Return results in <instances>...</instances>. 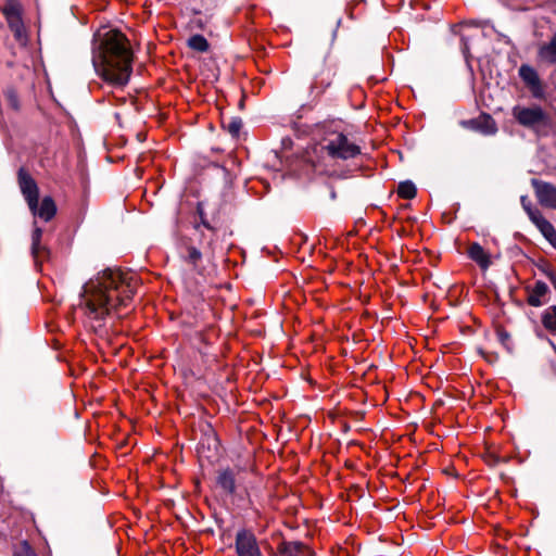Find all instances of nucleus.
<instances>
[{
  "label": "nucleus",
  "instance_id": "obj_12",
  "mask_svg": "<svg viewBox=\"0 0 556 556\" xmlns=\"http://www.w3.org/2000/svg\"><path fill=\"white\" fill-rule=\"evenodd\" d=\"M217 485L227 494L236 493V472L233 469L227 467L218 470L216 477Z\"/></svg>",
  "mask_w": 556,
  "mask_h": 556
},
{
  "label": "nucleus",
  "instance_id": "obj_14",
  "mask_svg": "<svg viewBox=\"0 0 556 556\" xmlns=\"http://www.w3.org/2000/svg\"><path fill=\"white\" fill-rule=\"evenodd\" d=\"M282 556H315L314 552L301 542H283L279 546Z\"/></svg>",
  "mask_w": 556,
  "mask_h": 556
},
{
  "label": "nucleus",
  "instance_id": "obj_15",
  "mask_svg": "<svg viewBox=\"0 0 556 556\" xmlns=\"http://www.w3.org/2000/svg\"><path fill=\"white\" fill-rule=\"evenodd\" d=\"M468 256L476 262L481 269H486L491 265L490 254L477 242L468 247Z\"/></svg>",
  "mask_w": 556,
  "mask_h": 556
},
{
  "label": "nucleus",
  "instance_id": "obj_24",
  "mask_svg": "<svg viewBox=\"0 0 556 556\" xmlns=\"http://www.w3.org/2000/svg\"><path fill=\"white\" fill-rule=\"evenodd\" d=\"M224 128H226L229 134L237 137L242 127V121L240 118H232L227 124H223Z\"/></svg>",
  "mask_w": 556,
  "mask_h": 556
},
{
  "label": "nucleus",
  "instance_id": "obj_17",
  "mask_svg": "<svg viewBox=\"0 0 556 556\" xmlns=\"http://www.w3.org/2000/svg\"><path fill=\"white\" fill-rule=\"evenodd\" d=\"M539 58L549 64L556 63V34L539 49Z\"/></svg>",
  "mask_w": 556,
  "mask_h": 556
},
{
  "label": "nucleus",
  "instance_id": "obj_20",
  "mask_svg": "<svg viewBox=\"0 0 556 556\" xmlns=\"http://www.w3.org/2000/svg\"><path fill=\"white\" fill-rule=\"evenodd\" d=\"M417 190L412 181H403L399 185L397 194L402 199L410 200L416 197Z\"/></svg>",
  "mask_w": 556,
  "mask_h": 556
},
{
  "label": "nucleus",
  "instance_id": "obj_13",
  "mask_svg": "<svg viewBox=\"0 0 556 556\" xmlns=\"http://www.w3.org/2000/svg\"><path fill=\"white\" fill-rule=\"evenodd\" d=\"M34 216H38L45 222L51 220L56 214V205L51 197H45L36 208L30 210Z\"/></svg>",
  "mask_w": 556,
  "mask_h": 556
},
{
  "label": "nucleus",
  "instance_id": "obj_26",
  "mask_svg": "<svg viewBox=\"0 0 556 556\" xmlns=\"http://www.w3.org/2000/svg\"><path fill=\"white\" fill-rule=\"evenodd\" d=\"M13 556H37V554L27 542H23Z\"/></svg>",
  "mask_w": 556,
  "mask_h": 556
},
{
  "label": "nucleus",
  "instance_id": "obj_23",
  "mask_svg": "<svg viewBox=\"0 0 556 556\" xmlns=\"http://www.w3.org/2000/svg\"><path fill=\"white\" fill-rule=\"evenodd\" d=\"M182 256L187 263L195 268L198 263L201 261L202 254L197 248L188 245L186 247V253Z\"/></svg>",
  "mask_w": 556,
  "mask_h": 556
},
{
  "label": "nucleus",
  "instance_id": "obj_21",
  "mask_svg": "<svg viewBox=\"0 0 556 556\" xmlns=\"http://www.w3.org/2000/svg\"><path fill=\"white\" fill-rule=\"evenodd\" d=\"M188 46L195 51L206 52L208 50V42L202 35H193L188 40Z\"/></svg>",
  "mask_w": 556,
  "mask_h": 556
},
{
  "label": "nucleus",
  "instance_id": "obj_27",
  "mask_svg": "<svg viewBox=\"0 0 556 556\" xmlns=\"http://www.w3.org/2000/svg\"><path fill=\"white\" fill-rule=\"evenodd\" d=\"M543 271L546 275V277L549 279L551 282L556 280V274L553 269L547 267V268H544Z\"/></svg>",
  "mask_w": 556,
  "mask_h": 556
},
{
  "label": "nucleus",
  "instance_id": "obj_19",
  "mask_svg": "<svg viewBox=\"0 0 556 556\" xmlns=\"http://www.w3.org/2000/svg\"><path fill=\"white\" fill-rule=\"evenodd\" d=\"M536 228L540 230V232L543 235V237L553 245L556 248V229L552 225L551 222L545 219L540 225L536 226Z\"/></svg>",
  "mask_w": 556,
  "mask_h": 556
},
{
  "label": "nucleus",
  "instance_id": "obj_11",
  "mask_svg": "<svg viewBox=\"0 0 556 556\" xmlns=\"http://www.w3.org/2000/svg\"><path fill=\"white\" fill-rule=\"evenodd\" d=\"M527 303L531 306L539 307L543 305V298L548 292V287L545 282L538 280L533 286L527 287Z\"/></svg>",
  "mask_w": 556,
  "mask_h": 556
},
{
  "label": "nucleus",
  "instance_id": "obj_3",
  "mask_svg": "<svg viewBox=\"0 0 556 556\" xmlns=\"http://www.w3.org/2000/svg\"><path fill=\"white\" fill-rule=\"evenodd\" d=\"M319 150L334 160H349L361 154V148L346 135L330 131L319 142Z\"/></svg>",
  "mask_w": 556,
  "mask_h": 556
},
{
  "label": "nucleus",
  "instance_id": "obj_10",
  "mask_svg": "<svg viewBox=\"0 0 556 556\" xmlns=\"http://www.w3.org/2000/svg\"><path fill=\"white\" fill-rule=\"evenodd\" d=\"M333 75V70L330 66L324 65L319 70H316L311 84V91L316 92V94L323 93L325 89L331 85Z\"/></svg>",
  "mask_w": 556,
  "mask_h": 556
},
{
  "label": "nucleus",
  "instance_id": "obj_29",
  "mask_svg": "<svg viewBox=\"0 0 556 556\" xmlns=\"http://www.w3.org/2000/svg\"><path fill=\"white\" fill-rule=\"evenodd\" d=\"M331 197H332V199L336 198V193L333 191L331 192Z\"/></svg>",
  "mask_w": 556,
  "mask_h": 556
},
{
  "label": "nucleus",
  "instance_id": "obj_1",
  "mask_svg": "<svg viewBox=\"0 0 556 556\" xmlns=\"http://www.w3.org/2000/svg\"><path fill=\"white\" fill-rule=\"evenodd\" d=\"M139 281L134 273L108 268L84 286L78 304L85 325L99 336L108 334L113 315L132 300Z\"/></svg>",
  "mask_w": 556,
  "mask_h": 556
},
{
  "label": "nucleus",
  "instance_id": "obj_28",
  "mask_svg": "<svg viewBox=\"0 0 556 556\" xmlns=\"http://www.w3.org/2000/svg\"><path fill=\"white\" fill-rule=\"evenodd\" d=\"M553 287L555 288L556 290V280L552 282Z\"/></svg>",
  "mask_w": 556,
  "mask_h": 556
},
{
  "label": "nucleus",
  "instance_id": "obj_25",
  "mask_svg": "<svg viewBox=\"0 0 556 556\" xmlns=\"http://www.w3.org/2000/svg\"><path fill=\"white\" fill-rule=\"evenodd\" d=\"M525 208L529 215V218L535 226L540 225L542 222L546 219L538 208H530L527 206H525Z\"/></svg>",
  "mask_w": 556,
  "mask_h": 556
},
{
  "label": "nucleus",
  "instance_id": "obj_18",
  "mask_svg": "<svg viewBox=\"0 0 556 556\" xmlns=\"http://www.w3.org/2000/svg\"><path fill=\"white\" fill-rule=\"evenodd\" d=\"M543 327L552 334H556V305L544 309L541 316Z\"/></svg>",
  "mask_w": 556,
  "mask_h": 556
},
{
  "label": "nucleus",
  "instance_id": "obj_16",
  "mask_svg": "<svg viewBox=\"0 0 556 556\" xmlns=\"http://www.w3.org/2000/svg\"><path fill=\"white\" fill-rule=\"evenodd\" d=\"M41 237L42 230L36 227L31 235V254L36 264L42 262L49 253L46 247L41 245Z\"/></svg>",
  "mask_w": 556,
  "mask_h": 556
},
{
  "label": "nucleus",
  "instance_id": "obj_4",
  "mask_svg": "<svg viewBox=\"0 0 556 556\" xmlns=\"http://www.w3.org/2000/svg\"><path fill=\"white\" fill-rule=\"evenodd\" d=\"M17 184L29 210L36 208L39 200V188L36 180L24 167H21L17 172Z\"/></svg>",
  "mask_w": 556,
  "mask_h": 556
},
{
  "label": "nucleus",
  "instance_id": "obj_22",
  "mask_svg": "<svg viewBox=\"0 0 556 556\" xmlns=\"http://www.w3.org/2000/svg\"><path fill=\"white\" fill-rule=\"evenodd\" d=\"M4 100L7 104L17 111L20 109V99L16 90L13 87H8L3 91Z\"/></svg>",
  "mask_w": 556,
  "mask_h": 556
},
{
  "label": "nucleus",
  "instance_id": "obj_9",
  "mask_svg": "<svg viewBox=\"0 0 556 556\" xmlns=\"http://www.w3.org/2000/svg\"><path fill=\"white\" fill-rule=\"evenodd\" d=\"M519 76L534 98H541L543 96L541 79L533 67L526 64L521 65L519 68Z\"/></svg>",
  "mask_w": 556,
  "mask_h": 556
},
{
  "label": "nucleus",
  "instance_id": "obj_30",
  "mask_svg": "<svg viewBox=\"0 0 556 556\" xmlns=\"http://www.w3.org/2000/svg\"><path fill=\"white\" fill-rule=\"evenodd\" d=\"M117 315V317H121V314H118V311L113 315V317Z\"/></svg>",
  "mask_w": 556,
  "mask_h": 556
},
{
  "label": "nucleus",
  "instance_id": "obj_2",
  "mask_svg": "<svg viewBox=\"0 0 556 556\" xmlns=\"http://www.w3.org/2000/svg\"><path fill=\"white\" fill-rule=\"evenodd\" d=\"M134 54L129 40L119 30L98 34L92 46V64L97 74L114 86L128 83L132 72Z\"/></svg>",
  "mask_w": 556,
  "mask_h": 556
},
{
  "label": "nucleus",
  "instance_id": "obj_5",
  "mask_svg": "<svg viewBox=\"0 0 556 556\" xmlns=\"http://www.w3.org/2000/svg\"><path fill=\"white\" fill-rule=\"evenodd\" d=\"M513 114L517 122L525 127H534L536 125L543 124L546 119V114L540 106H515Z\"/></svg>",
  "mask_w": 556,
  "mask_h": 556
},
{
  "label": "nucleus",
  "instance_id": "obj_6",
  "mask_svg": "<svg viewBox=\"0 0 556 556\" xmlns=\"http://www.w3.org/2000/svg\"><path fill=\"white\" fill-rule=\"evenodd\" d=\"M236 551L238 556H262L254 533L244 529L236 535Z\"/></svg>",
  "mask_w": 556,
  "mask_h": 556
},
{
  "label": "nucleus",
  "instance_id": "obj_8",
  "mask_svg": "<svg viewBox=\"0 0 556 556\" xmlns=\"http://www.w3.org/2000/svg\"><path fill=\"white\" fill-rule=\"evenodd\" d=\"M535 197L542 206L556 210V187L549 182L532 179Z\"/></svg>",
  "mask_w": 556,
  "mask_h": 556
},
{
  "label": "nucleus",
  "instance_id": "obj_7",
  "mask_svg": "<svg viewBox=\"0 0 556 556\" xmlns=\"http://www.w3.org/2000/svg\"><path fill=\"white\" fill-rule=\"evenodd\" d=\"M1 12L8 23L9 28L15 37H20L23 29L22 5L17 0H7Z\"/></svg>",
  "mask_w": 556,
  "mask_h": 556
}]
</instances>
